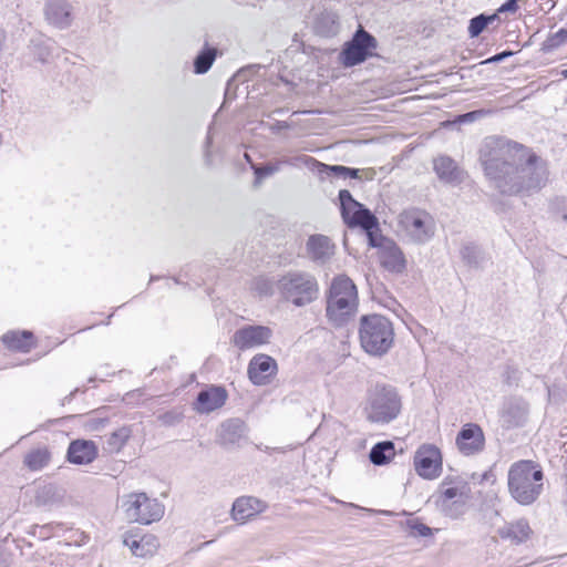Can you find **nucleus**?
<instances>
[{"mask_svg":"<svg viewBox=\"0 0 567 567\" xmlns=\"http://www.w3.org/2000/svg\"><path fill=\"white\" fill-rule=\"evenodd\" d=\"M278 370L277 362L268 354L259 353L252 357L248 364L247 373L255 385L270 383Z\"/></svg>","mask_w":567,"mask_h":567,"instance_id":"nucleus-17","label":"nucleus"},{"mask_svg":"<svg viewBox=\"0 0 567 567\" xmlns=\"http://www.w3.org/2000/svg\"><path fill=\"white\" fill-rule=\"evenodd\" d=\"M6 38H7V35H6L4 30L0 29V53L3 50Z\"/></svg>","mask_w":567,"mask_h":567,"instance_id":"nucleus-46","label":"nucleus"},{"mask_svg":"<svg viewBox=\"0 0 567 567\" xmlns=\"http://www.w3.org/2000/svg\"><path fill=\"white\" fill-rule=\"evenodd\" d=\"M244 73H245V71H244V70H241V71L237 74V76H238V78H241V76H244Z\"/></svg>","mask_w":567,"mask_h":567,"instance_id":"nucleus-51","label":"nucleus"},{"mask_svg":"<svg viewBox=\"0 0 567 567\" xmlns=\"http://www.w3.org/2000/svg\"><path fill=\"white\" fill-rule=\"evenodd\" d=\"M416 473L426 480H434L442 473V454L433 444L421 445L414 455Z\"/></svg>","mask_w":567,"mask_h":567,"instance_id":"nucleus-12","label":"nucleus"},{"mask_svg":"<svg viewBox=\"0 0 567 567\" xmlns=\"http://www.w3.org/2000/svg\"><path fill=\"white\" fill-rule=\"evenodd\" d=\"M542 179H491L493 187L504 195L529 196L538 192L543 185Z\"/></svg>","mask_w":567,"mask_h":567,"instance_id":"nucleus-21","label":"nucleus"},{"mask_svg":"<svg viewBox=\"0 0 567 567\" xmlns=\"http://www.w3.org/2000/svg\"><path fill=\"white\" fill-rule=\"evenodd\" d=\"M247 431L248 427L241 419H228L218 427L217 442L225 449L234 447L246 436Z\"/></svg>","mask_w":567,"mask_h":567,"instance_id":"nucleus-19","label":"nucleus"},{"mask_svg":"<svg viewBox=\"0 0 567 567\" xmlns=\"http://www.w3.org/2000/svg\"><path fill=\"white\" fill-rule=\"evenodd\" d=\"M272 331L266 326H245L233 334V344L239 350L258 348L269 343Z\"/></svg>","mask_w":567,"mask_h":567,"instance_id":"nucleus-14","label":"nucleus"},{"mask_svg":"<svg viewBox=\"0 0 567 567\" xmlns=\"http://www.w3.org/2000/svg\"><path fill=\"white\" fill-rule=\"evenodd\" d=\"M358 307V291L353 281L347 276L336 277L327 297V317L341 327L354 315Z\"/></svg>","mask_w":567,"mask_h":567,"instance_id":"nucleus-5","label":"nucleus"},{"mask_svg":"<svg viewBox=\"0 0 567 567\" xmlns=\"http://www.w3.org/2000/svg\"><path fill=\"white\" fill-rule=\"evenodd\" d=\"M287 128H289V124L284 121H276L274 124H271L269 126V130L272 133H279L281 130H287Z\"/></svg>","mask_w":567,"mask_h":567,"instance_id":"nucleus-45","label":"nucleus"},{"mask_svg":"<svg viewBox=\"0 0 567 567\" xmlns=\"http://www.w3.org/2000/svg\"><path fill=\"white\" fill-rule=\"evenodd\" d=\"M32 332L31 331H22V332H7L2 336L3 343L12 350H18L22 352H27L32 347Z\"/></svg>","mask_w":567,"mask_h":567,"instance_id":"nucleus-32","label":"nucleus"},{"mask_svg":"<svg viewBox=\"0 0 567 567\" xmlns=\"http://www.w3.org/2000/svg\"><path fill=\"white\" fill-rule=\"evenodd\" d=\"M395 455L394 443L382 441L372 446L369 453L370 462L377 466L388 464Z\"/></svg>","mask_w":567,"mask_h":567,"instance_id":"nucleus-31","label":"nucleus"},{"mask_svg":"<svg viewBox=\"0 0 567 567\" xmlns=\"http://www.w3.org/2000/svg\"><path fill=\"white\" fill-rule=\"evenodd\" d=\"M252 289L261 297L274 295L276 284L265 277H258L254 280Z\"/></svg>","mask_w":567,"mask_h":567,"instance_id":"nucleus-41","label":"nucleus"},{"mask_svg":"<svg viewBox=\"0 0 567 567\" xmlns=\"http://www.w3.org/2000/svg\"><path fill=\"white\" fill-rule=\"evenodd\" d=\"M446 480L443 481L439 491L436 504L445 516L456 518L463 513L467 496L455 486L445 487Z\"/></svg>","mask_w":567,"mask_h":567,"instance_id":"nucleus-16","label":"nucleus"},{"mask_svg":"<svg viewBox=\"0 0 567 567\" xmlns=\"http://www.w3.org/2000/svg\"><path fill=\"white\" fill-rule=\"evenodd\" d=\"M399 223L406 236L415 244H425L435 234L433 217L422 209L412 208L402 212Z\"/></svg>","mask_w":567,"mask_h":567,"instance_id":"nucleus-10","label":"nucleus"},{"mask_svg":"<svg viewBox=\"0 0 567 567\" xmlns=\"http://www.w3.org/2000/svg\"><path fill=\"white\" fill-rule=\"evenodd\" d=\"M561 75L567 79V68L561 71Z\"/></svg>","mask_w":567,"mask_h":567,"instance_id":"nucleus-50","label":"nucleus"},{"mask_svg":"<svg viewBox=\"0 0 567 567\" xmlns=\"http://www.w3.org/2000/svg\"><path fill=\"white\" fill-rule=\"evenodd\" d=\"M217 53V49L212 48L206 43L205 47L198 52V54L194 59V73H207L212 68L213 63L215 62Z\"/></svg>","mask_w":567,"mask_h":567,"instance_id":"nucleus-33","label":"nucleus"},{"mask_svg":"<svg viewBox=\"0 0 567 567\" xmlns=\"http://www.w3.org/2000/svg\"><path fill=\"white\" fill-rule=\"evenodd\" d=\"M131 436L130 427L122 426L112 432L105 441L104 450L107 453H118Z\"/></svg>","mask_w":567,"mask_h":567,"instance_id":"nucleus-35","label":"nucleus"},{"mask_svg":"<svg viewBox=\"0 0 567 567\" xmlns=\"http://www.w3.org/2000/svg\"><path fill=\"white\" fill-rule=\"evenodd\" d=\"M334 244L324 235H311L306 244L308 257L317 265L327 264L334 255Z\"/></svg>","mask_w":567,"mask_h":567,"instance_id":"nucleus-20","label":"nucleus"},{"mask_svg":"<svg viewBox=\"0 0 567 567\" xmlns=\"http://www.w3.org/2000/svg\"><path fill=\"white\" fill-rule=\"evenodd\" d=\"M45 20L58 29H66L71 25L72 6L66 0H50L44 7Z\"/></svg>","mask_w":567,"mask_h":567,"instance_id":"nucleus-22","label":"nucleus"},{"mask_svg":"<svg viewBox=\"0 0 567 567\" xmlns=\"http://www.w3.org/2000/svg\"><path fill=\"white\" fill-rule=\"evenodd\" d=\"M359 339L361 348L369 354L381 357L389 352L394 341L392 322L381 315L360 318Z\"/></svg>","mask_w":567,"mask_h":567,"instance_id":"nucleus-7","label":"nucleus"},{"mask_svg":"<svg viewBox=\"0 0 567 567\" xmlns=\"http://www.w3.org/2000/svg\"><path fill=\"white\" fill-rule=\"evenodd\" d=\"M437 177H460L461 172L456 162L450 156L442 155L433 162Z\"/></svg>","mask_w":567,"mask_h":567,"instance_id":"nucleus-36","label":"nucleus"},{"mask_svg":"<svg viewBox=\"0 0 567 567\" xmlns=\"http://www.w3.org/2000/svg\"><path fill=\"white\" fill-rule=\"evenodd\" d=\"M533 530L529 523L525 518L517 519L512 523H506L497 529V535L504 539L509 540L512 544L519 545L529 539Z\"/></svg>","mask_w":567,"mask_h":567,"instance_id":"nucleus-25","label":"nucleus"},{"mask_svg":"<svg viewBox=\"0 0 567 567\" xmlns=\"http://www.w3.org/2000/svg\"><path fill=\"white\" fill-rule=\"evenodd\" d=\"M513 54H514L513 51L505 50V51L496 53L495 55L486 59L483 63H485V64H487V63H498V62L505 60L506 58L512 56Z\"/></svg>","mask_w":567,"mask_h":567,"instance_id":"nucleus-42","label":"nucleus"},{"mask_svg":"<svg viewBox=\"0 0 567 567\" xmlns=\"http://www.w3.org/2000/svg\"><path fill=\"white\" fill-rule=\"evenodd\" d=\"M51 452L47 446H38L25 453L23 457V465L32 471H41L51 462Z\"/></svg>","mask_w":567,"mask_h":567,"instance_id":"nucleus-29","label":"nucleus"},{"mask_svg":"<svg viewBox=\"0 0 567 567\" xmlns=\"http://www.w3.org/2000/svg\"><path fill=\"white\" fill-rule=\"evenodd\" d=\"M406 527L409 528L410 535L413 537H429L432 535V529L419 518L408 519Z\"/></svg>","mask_w":567,"mask_h":567,"instance_id":"nucleus-40","label":"nucleus"},{"mask_svg":"<svg viewBox=\"0 0 567 567\" xmlns=\"http://www.w3.org/2000/svg\"><path fill=\"white\" fill-rule=\"evenodd\" d=\"M529 414L528 403L519 396L507 398L499 410V423L505 430L522 427Z\"/></svg>","mask_w":567,"mask_h":567,"instance_id":"nucleus-13","label":"nucleus"},{"mask_svg":"<svg viewBox=\"0 0 567 567\" xmlns=\"http://www.w3.org/2000/svg\"><path fill=\"white\" fill-rule=\"evenodd\" d=\"M461 256L463 261L470 267H480L484 260L482 249L474 244H466L461 249Z\"/></svg>","mask_w":567,"mask_h":567,"instance_id":"nucleus-37","label":"nucleus"},{"mask_svg":"<svg viewBox=\"0 0 567 567\" xmlns=\"http://www.w3.org/2000/svg\"><path fill=\"white\" fill-rule=\"evenodd\" d=\"M496 19V14L486 16L484 13L478 14L470 20L468 34L471 38L478 37L489 23Z\"/></svg>","mask_w":567,"mask_h":567,"instance_id":"nucleus-39","label":"nucleus"},{"mask_svg":"<svg viewBox=\"0 0 567 567\" xmlns=\"http://www.w3.org/2000/svg\"><path fill=\"white\" fill-rule=\"evenodd\" d=\"M518 9L517 0H507L505 3L501 6L498 12H516Z\"/></svg>","mask_w":567,"mask_h":567,"instance_id":"nucleus-43","label":"nucleus"},{"mask_svg":"<svg viewBox=\"0 0 567 567\" xmlns=\"http://www.w3.org/2000/svg\"><path fill=\"white\" fill-rule=\"evenodd\" d=\"M292 167L303 175H319L330 177L332 174L337 177H359V169L342 165H327L310 155L296 154L290 155L277 163H264L254 166L255 177H267L269 175L282 172V167Z\"/></svg>","mask_w":567,"mask_h":567,"instance_id":"nucleus-2","label":"nucleus"},{"mask_svg":"<svg viewBox=\"0 0 567 567\" xmlns=\"http://www.w3.org/2000/svg\"><path fill=\"white\" fill-rule=\"evenodd\" d=\"M228 393L224 386L210 385L198 392L193 403L194 410L200 414H208L220 409L226 403Z\"/></svg>","mask_w":567,"mask_h":567,"instance_id":"nucleus-18","label":"nucleus"},{"mask_svg":"<svg viewBox=\"0 0 567 567\" xmlns=\"http://www.w3.org/2000/svg\"><path fill=\"white\" fill-rule=\"evenodd\" d=\"M339 17L333 11L321 12L315 22L316 32L322 37H333L339 32Z\"/></svg>","mask_w":567,"mask_h":567,"instance_id":"nucleus-30","label":"nucleus"},{"mask_svg":"<svg viewBox=\"0 0 567 567\" xmlns=\"http://www.w3.org/2000/svg\"><path fill=\"white\" fill-rule=\"evenodd\" d=\"M477 114H478V112H477V111L468 112V113H466V114H464V115H463V118H464L465 121H472V120L476 118Z\"/></svg>","mask_w":567,"mask_h":567,"instance_id":"nucleus-47","label":"nucleus"},{"mask_svg":"<svg viewBox=\"0 0 567 567\" xmlns=\"http://www.w3.org/2000/svg\"><path fill=\"white\" fill-rule=\"evenodd\" d=\"M401 409V396L394 386L378 383L369 391L365 412L370 422L388 424L399 416Z\"/></svg>","mask_w":567,"mask_h":567,"instance_id":"nucleus-8","label":"nucleus"},{"mask_svg":"<svg viewBox=\"0 0 567 567\" xmlns=\"http://www.w3.org/2000/svg\"><path fill=\"white\" fill-rule=\"evenodd\" d=\"M62 491L54 484L38 486L34 494V504L38 507H51L61 502Z\"/></svg>","mask_w":567,"mask_h":567,"instance_id":"nucleus-28","label":"nucleus"},{"mask_svg":"<svg viewBox=\"0 0 567 567\" xmlns=\"http://www.w3.org/2000/svg\"><path fill=\"white\" fill-rule=\"evenodd\" d=\"M340 212L344 224L350 227H360L367 235L370 247L381 250L385 246V241L392 239L381 234L378 218L370 209L357 202L349 190L341 189L339 192Z\"/></svg>","mask_w":567,"mask_h":567,"instance_id":"nucleus-4","label":"nucleus"},{"mask_svg":"<svg viewBox=\"0 0 567 567\" xmlns=\"http://www.w3.org/2000/svg\"><path fill=\"white\" fill-rule=\"evenodd\" d=\"M567 35V31H565L564 29L559 30L557 33H556V37H566Z\"/></svg>","mask_w":567,"mask_h":567,"instance_id":"nucleus-48","label":"nucleus"},{"mask_svg":"<svg viewBox=\"0 0 567 567\" xmlns=\"http://www.w3.org/2000/svg\"><path fill=\"white\" fill-rule=\"evenodd\" d=\"M544 473L533 461L522 460L511 465L507 485L511 496L520 505L535 503L543 493Z\"/></svg>","mask_w":567,"mask_h":567,"instance_id":"nucleus-3","label":"nucleus"},{"mask_svg":"<svg viewBox=\"0 0 567 567\" xmlns=\"http://www.w3.org/2000/svg\"><path fill=\"white\" fill-rule=\"evenodd\" d=\"M127 519L148 525L158 522L164 515V505L145 493L127 495L123 505Z\"/></svg>","mask_w":567,"mask_h":567,"instance_id":"nucleus-9","label":"nucleus"},{"mask_svg":"<svg viewBox=\"0 0 567 567\" xmlns=\"http://www.w3.org/2000/svg\"><path fill=\"white\" fill-rule=\"evenodd\" d=\"M48 41L49 40L43 34H37L30 39L28 49L39 62L45 63L51 55Z\"/></svg>","mask_w":567,"mask_h":567,"instance_id":"nucleus-34","label":"nucleus"},{"mask_svg":"<svg viewBox=\"0 0 567 567\" xmlns=\"http://www.w3.org/2000/svg\"><path fill=\"white\" fill-rule=\"evenodd\" d=\"M517 372H518V371H517V369H516V368H514V367H512V365H507V367H506V371H505V381H506L508 384L513 383V381H515V382H516V381L518 380V378H517V375H516V374H517Z\"/></svg>","mask_w":567,"mask_h":567,"instance_id":"nucleus-44","label":"nucleus"},{"mask_svg":"<svg viewBox=\"0 0 567 567\" xmlns=\"http://www.w3.org/2000/svg\"><path fill=\"white\" fill-rule=\"evenodd\" d=\"M206 143H207V144H209V143H210V136H209V135L207 136V142H206Z\"/></svg>","mask_w":567,"mask_h":567,"instance_id":"nucleus-52","label":"nucleus"},{"mask_svg":"<svg viewBox=\"0 0 567 567\" xmlns=\"http://www.w3.org/2000/svg\"><path fill=\"white\" fill-rule=\"evenodd\" d=\"M455 444L465 456L482 452L485 446V436L482 427L476 423L464 424L457 433Z\"/></svg>","mask_w":567,"mask_h":567,"instance_id":"nucleus-15","label":"nucleus"},{"mask_svg":"<svg viewBox=\"0 0 567 567\" xmlns=\"http://www.w3.org/2000/svg\"><path fill=\"white\" fill-rule=\"evenodd\" d=\"M97 457V446L90 440H74L70 443L66 458L72 464L85 465Z\"/></svg>","mask_w":567,"mask_h":567,"instance_id":"nucleus-23","label":"nucleus"},{"mask_svg":"<svg viewBox=\"0 0 567 567\" xmlns=\"http://www.w3.org/2000/svg\"><path fill=\"white\" fill-rule=\"evenodd\" d=\"M549 213L555 221L567 225V198L556 197L551 199L549 203Z\"/></svg>","mask_w":567,"mask_h":567,"instance_id":"nucleus-38","label":"nucleus"},{"mask_svg":"<svg viewBox=\"0 0 567 567\" xmlns=\"http://www.w3.org/2000/svg\"><path fill=\"white\" fill-rule=\"evenodd\" d=\"M264 179L256 178L254 182V188H258Z\"/></svg>","mask_w":567,"mask_h":567,"instance_id":"nucleus-49","label":"nucleus"},{"mask_svg":"<svg viewBox=\"0 0 567 567\" xmlns=\"http://www.w3.org/2000/svg\"><path fill=\"white\" fill-rule=\"evenodd\" d=\"M276 290L282 300L305 307L318 299L319 282L311 272L289 270L276 281Z\"/></svg>","mask_w":567,"mask_h":567,"instance_id":"nucleus-6","label":"nucleus"},{"mask_svg":"<svg viewBox=\"0 0 567 567\" xmlns=\"http://www.w3.org/2000/svg\"><path fill=\"white\" fill-rule=\"evenodd\" d=\"M123 543L136 557L152 556L159 546L157 537L152 534L143 535L140 538L134 535H126Z\"/></svg>","mask_w":567,"mask_h":567,"instance_id":"nucleus-27","label":"nucleus"},{"mask_svg":"<svg viewBox=\"0 0 567 567\" xmlns=\"http://www.w3.org/2000/svg\"><path fill=\"white\" fill-rule=\"evenodd\" d=\"M446 182H454L455 179L454 178H451V179H445Z\"/></svg>","mask_w":567,"mask_h":567,"instance_id":"nucleus-53","label":"nucleus"},{"mask_svg":"<svg viewBox=\"0 0 567 567\" xmlns=\"http://www.w3.org/2000/svg\"><path fill=\"white\" fill-rule=\"evenodd\" d=\"M381 266L394 274H402L406 268V260L394 240L385 241V246L379 250Z\"/></svg>","mask_w":567,"mask_h":567,"instance_id":"nucleus-24","label":"nucleus"},{"mask_svg":"<svg viewBox=\"0 0 567 567\" xmlns=\"http://www.w3.org/2000/svg\"><path fill=\"white\" fill-rule=\"evenodd\" d=\"M264 503L252 496H243L237 498L231 508L233 518L236 522L245 523L250 517L262 511Z\"/></svg>","mask_w":567,"mask_h":567,"instance_id":"nucleus-26","label":"nucleus"},{"mask_svg":"<svg viewBox=\"0 0 567 567\" xmlns=\"http://www.w3.org/2000/svg\"><path fill=\"white\" fill-rule=\"evenodd\" d=\"M480 161L486 177H508L522 174L543 177L546 162L530 148L504 136H487L480 148Z\"/></svg>","mask_w":567,"mask_h":567,"instance_id":"nucleus-1","label":"nucleus"},{"mask_svg":"<svg viewBox=\"0 0 567 567\" xmlns=\"http://www.w3.org/2000/svg\"><path fill=\"white\" fill-rule=\"evenodd\" d=\"M378 47L377 39L362 27L353 34L340 52V62L346 68L363 63L367 59L373 56V50Z\"/></svg>","mask_w":567,"mask_h":567,"instance_id":"nucleus-11","label":"nucleus"}]
</instances>
